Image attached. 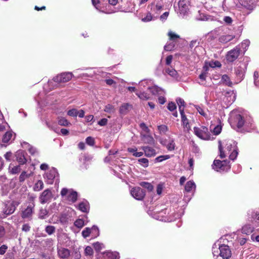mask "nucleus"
I'll list each match as a JSON object with an SVG mask.
<instances>
[{"instance_id": "f257e3e1", "label": "nucleus", "mask_w": 259, "mask_h": 259, "mask_svg": "<svg viewBox=\"0 0 259 259\" xmlns=\"http://www.w3.org/2000/svg\"><path fill=\"white\" fill-rule=\"evenodd\" d=\"M219 144L220 156L221 158H225L227 155H229V158L232 160H234L236 158L238 154V149L235 141L232 140L227 141L224 150L223 149L220 141Z\"/></svg>"}, {"instance_id": "f03ea898", "label": "nucleus", "mask_w": 259, "mask_h": 259, "mask_svg": "<svg viewBox=\"0 0 259 259\" xmlns=\"http://www.w3.org/2000/svg\"><path fill=\"white\" fill-rule=\"evenodd\" d=\"M19 204V201L15 200H8L4 202L2 204V210L0 212V219H5L13 214Z\"/></svg>"}, {"instance_id": "7ed1b4c3", "label": "nucleus", "mask_w": 259, "mask_h": 259, "mask_svg": "<svg viewBox=\"0 0 259 259\" xmlns=\"http://www.w3.org/2000/svg\"><path fill=\"white\" fill-rule=\"evenodd\" d=\"M234 122L236 123L238 128H240L244 126L245 130L248 132L254 128V125L251 122L252 120L250 119L248 121L244 120L242 115L239 114L235 115L234 117Z\"/></svg>"}, {"instance_id": "20e7f679", "label": "nucleus", "mask_w": 259, "mask_h": 259, "mask_svg": "<svg viewBox=\"0 0 259 259\" xmlns=\"http://www.w3.org/2000/svg\"><path fill=\"white\" fill-rule=\"evenodd\" d=\"M61 195L63 198L71 203L75 202L77 198V193L76 191L65 188L62 189Z\"/></svg>"}, {"instance_id": "39448f33", "label": "nucleus", "mask_w": 259, "mask_h": 259, "mask_svg": "<svg viewBox=\"0 0 259 259\" xmlns=\"http://www.w3.org/2000/svg\"><path fill=\"white\" fill-rule=\"evenodd\" d=\"M212 168L217 171H227L231 168L229 161L227 160L221 161L214 160L212 165Z\"/></svg>"}, {"instance_id": "423d86ee", "label": "nucleus", "mask_w": 259, "mask_h": 259, "mask_svg": "<svg viewBox=\"0 0 259 259\" xmlns=\"http://www.w3.org/2000/svg\"><path fill=\"white\" fill-rule=\"evenodd\" d=\"M194 132L195 135L201 139L209 140L211 138V135L208 128L204 126H202L200 127H194Z\"/></svg>"}, {"instance_id": "0eeeda50", "label": "nucleus", "mask_w": 259, "mask_h": 259, "mask_svg": "<svg viewBox=\"0 0 259 259\" xmlns=\"http://www.w3.org/2000/svg\"><path fill=\"white\" fill-rule=\"evenodd\" d=\"M58 175L59 174L57 171V170L55 168L52 167L49 171L45 174L44 178L46 180V182L48 184H52L55 179H56V181L58 180L57 178Z\"/></svg>"}, {"instance_id": "6e6552de", "label": "nucleus", "mask_w": 259, "mask_h": 259, "mask_svg": "<svg viewBox=\"0 0 259 259\" xmlns=\"http://www.w3.org/2000/svg\"><path fill=\"white\" fill-rule=\"evenodd\" d=\"M240 46H237L235 48L229 51L226 56L227 60L229 62H233L239 57L240 52Z\"/></svg>"}, {"instance_id": "1a4fd4ad", "label": "nucleus", "mask_w": 259, "mask_h": 259, "mask_svg": "<svg viewBox=\"0 0 259 259\" xmlns=\"http://www.w3.org/2000/svg\"><path fill=\"white\" fill-rule=\"evenodd\" d=\"M239 4L247 11V15L251 13L256 6L254 0H239Z\"/></svg>"}, {"instance_id": "9d476101", "label": "nucleus", "mask_w": 259, "mask_h": 259, "mask_svg": "<svg viewBox=\"0 0 259 259\" xmlns=\"http://www.w3.org/2000/svg\"><path fill=\"white\" fill-rule=\"evenodd\" d=\"M72 77L73 74L71 72H67L57 75L54 77L53 80L57 83L66 82L69 81Z\"/></svg>"}, {"instance_id": "9b49d317", "label": "nucleus", "mask_w": 259, "mask_h": 259, "mask_svg": "<svg viewBox=\"0 0 259 259\" xmlns=\"http://www.w3.org/2000/svg\"><path fill=\"white\" fill-rule=\"evenodd\" d=\"M247 217L249 221L259 225V208L248 210Z\"/></svg>"}, {"instance_id": "f8f14e48", "label": "nucleus", "mask_w": 259, "mask_h": 259, "mask_svg": "<svg viewBox=\"0 0 259 259\" xmlns=\"http://www.w3.org/2000/svg\"><path fill=\"white\" fill-rule=\"evenodd\" d=\"M53 194L50 189L45 190L40 195L39 200L41 204H45L51 201Z\"/></svg>"}, {"instance_id": "ddd939ff", "label": "nucleus", "mask_w": 259, "mask_h": 259, "mask_svg": "<svg viewBox=\"0 0 259 259\" xmlns=\"http://www.w3.org/2000/svg\"><path fill=\"white\" fill-rule=\"evenodd\" d=\"M179 14L182 16H185L189 11V1L180 0L179 3Z\"/></svg>"}, {"instance_id": "4468645a", "label": "nucleus", "mask_w": 259, "mask_h": 259, "mask_svg": "<svg viewBox=\"0 0 259 259\" xmlns=\"http://www.w3.org/2000/svg\"><path fill=\"white\" fill-rule=\"evenodd\" d=\"M131 194L135 199L141 200L145 196V191L140 187H135L131 190Z\"/></svg>"}, {"instance_id": "2eb2a0df", "label": "nucleus", "mask_w": 259, "mask_h": 259, "mask_svg": "<svg viewBox=\"0 0 259 259\" xmlns=\"http://www.w3.org/2000/svg\"><path fill=\"white\" fill-rule=\"evenodd\" d=\"M34 206L33 204H29L24 210H22L21 217L24 219L31 220L33 213Z\"/></svg>"}, {"instance_id": "dca6fc26", "label": "nucleus", "mask_w": 259, "mask_h": 259, "mask_svg": "<svg viewBox=\"0 0 259 259\" xmlns=\"http://www.w3.org/2000/svg\"><path fill=\"white\" fill-rule=\"evenodd\" d=\"M219 255L224 259H228L231 255V251L228 245H219Z\"/></svg>"}, {"instance_id": "f3484780", "label": "nucleus", "mask_w": 259, "mask_h": 259, "mask_svg": "<svg viewBox=\"0 0 259 259\" xmlns=\"http://www.w3.org/2000/svg\"><path fill=\"white\" fill-rule=\"evenodd\" d=\"M180 114L181 115V120L182 125H183L184 131L185 132H189L191 130L189 120L186 117V116L185 114V112L183 111L182 109L180 110Z\"/></svg>"}, {"instance_id": "a211bd4d", "label": "nucleus", "mask_w": 259, "mask_h": 259, "mask_svg": "<svg viewBox=\"0 0 259 259\" xmlns=\"http://www.w3.org/2000/svg\"><path fill=\"white\" fill-rule=\"evenodd\" d=\"M26 152L23 150H18L16 152L15 154L16 159L20 164H24L26 162Z\"/></svg>"}, {"instance_id": "6ab92c4d", "label": "nucleus", "mask_w": 259, "mask_h": 259, "mask_svg": "<svg viewBox=\"0 0 259 259\" xmlns=\"http://www.w3.org/2000/svg\"><path fill=\"white\" fill-rule=\"evenodd\" d=\"M59 256L63 259H68L70 255V252L69 249L65 248H60L58 250Z\"/></svg>"}, {"instance_id": "aec40b11", "label": "nucleus", "mask_w": 259, "mask_h": 259, "mask_svg": "<svg viewBox=\"0 0 259 259\" xmlns=\"http://www.w3.org/2000/svg\"><path fill=\"white\" fill-rule=\"evenodd\" d=\"M246 69V64L245 63H241L240 65L235 69V73L237 76L242 77L244 75Z\"/></svg>"}, {"instance_id": "412c9836", "label": "nucleus", "mask_w": 259, "mask_h": 259, "mask_svg": "<svg viewBox=\"0 0 259 259\" xmlns=\"http://www.w3.org/2000/svg\"><path fill=\"white\" fill-rule=\"evenodd\" d=\"M142 149L144 151L145 156L147 157H152L155 156L156 154L155 150L149 146L142 147Z\"/></svg>"}, {"instance_id": "4be33fe9", "label": "nucleus", "mask_w": 259, "mask_h": 259, "mask_svg": "<svg viewBox=\"0 0 259 259\" xmlns=\"http://www.w3.org/2000/svg\"><path fill=\"white\" fill-rule=\"evenodd\" d=\"M141 139L144 143L150 145L154 144V140L152 136L149 134H143L141 133Z\"/></svg>"}, {"instance_id": "5701e85b", "label": "nucleus", "mask_w": 259, "mask_h": 259, "mask_svg": "<svg viewBox=\"0 0 259 259\" xmlns=\"http://www.w3.org/2000/svg\"><path fill=\"white\" fill-rule=\"evenodd\" d=\"M148 89L154 95H162L164 94V91L157 86L148 87Z\"/></svg>"}, {"instance_id": "b1692460", "label": "nucleus", "mask_w": 259, "mask_h": 259, "mask_svg": "<svg viewBox=\"0 0 259 259\" xmlns=\"http://www.w3.org/2000/svg\"><path fill=\"white\" fill-rule=\"evenodd\" d=\"M235 38V35H223L221 36L219 38V42L222 44H226Z\"/></svg>"}, {"instance_id": "393cba45", "label": "nucleus", "mask_w": 259, "mask_h": 259, "mask_svg": "<svg viewBox=\"0 0 259 259\" xmlns=\"http://www.w3.org/2000/svg\"><path fill=\"white\" fill-rule=\"evenodd\" d=\"M14 139V135L12 131H9L5 133L2 139V141L4 143H8L11 140Z\"/></svg>"}, {"instance_id": "a878e982", "label": "nucleus", "mask_w": 259, "mask_h": 259, "mask_svg": "<svg viewBox=\"0 0 259 259\" xmlns=\"http://www.w3.org/2000/svg\"><path fill=\"white\" fill-rule=\"evenodd\" d=\"M78 208L82 212H87L89 211L90 208L89 204L87 201L80 202L78 204Z\"/></svg>"}, {"instance_id": "bb28decb", "label": "nucleus", "mask_w": 259, "mask_h": 259, "mask_svg": "<svg viewBox=\"0 0 259 259\" xmlns=\"http://www.w3.org/2000/svg\"><path fill=\"white\" fill-rule=\"evenodd\" d=\"M254 228L250 224H246L242 228V233L246 235L251 233L253 231Z\"/></svg>"}, {"instance_id": "cd10ccee", "label": "nucleus", "mask_w": 259, "mask_h": 259, "mask_svg": "<svg viewBox=\"0 0 259 259\" xmlns=\"http://www.w3.org/2000/svg\"><path fill=\"white\" fill-rule=\"evenodd\" d=\"M165 72L175 78H177L178 77L177 71L172 67H167L165 68Z\"/></svg>"}, {"instance_id": "c85d7f7f", "label": "nucleus", "mask_w": 259, "mask_h": 259, "mask_svg": "<svg viewBox=\"0 0 259 259\" xmlns=\"http://www.w3.org/2000/svg\"><path fill=\"white\" fill-rule=\"evenodd\" d=\"M196 188V186L195 183L192 181H189L187 182L185 189V191L190 192L193 190V189H195Z\"/></svg>"}, {"instance_id": "c756f323", "label": "nucleus", "mask_w": 259, "mask_h": 259, "mask_svg": "<svg viewBox=\"0 0 259 259\" xmlns=\"http://www.w3.org/2000/svg\"><path fill=\"white\" fill-rule=\"evenodd\" d=\"M250 45V41L248 39H245L243 40L241 44L239 45L240 46V50L242 51H243V53H244L247 50L248 47Z\"/></svg>"}, {"instance_id": "7c9ffc66", "label": "nucleus", "mask_w": 259, "mask_h": 259, "mask_svg": "<svg viewBox=\"0 0 259 259\" xmlns=\"http://www.w3.org/2000/svg\"><path fill=\"white\" fill-rule=\"evenodd\" d=\"M46 124L50 130L54 131L56 133L58 132L59 130L57 126L56 123L55 122H53L46 121Z\"/></svg>"}, {"instance_id": "2f4dec72", "label": "nucleus", "mask_w": 259, "mask_h": 259, "mask_svg": "<svg viewBox=\"0 0 259 259\" xmlns=\"http://www.w3.org/2000/svg\"><path fill=\"white\" fill-rule=\"evenodd\" d=\"M106 254L108 259H119V253L117 252L108 251Z\"/></svg>"}, {"instance_id": "473e14b6", "label": "nucleus", "mask_w": 259, "mask_h": 259, "mask_svg": "<svg viewBox=\"0 0 259 259\" xmlns=\"http://www.w3.org/2000/svg\"><path fill=\"white\" fill-rule=\"evenodd\" d=\"M58 122L59 125L65 126L70 124V123L66 118L62 117H58Z\"/></svg>"}, {"instance_id": "72a5a7b5", "label": "nucleus", "mask_w": 259, "mask_h": 259, "mask_svg": "<svg viewBox=\"0 0 259 259\" xmlns=\"http://www.w3.org/2000/svg\"><path fill=\"white\" fill-rule=\"evenodd\" d=\"M222 81L224 83L229 87H231L232 85V82L227 75L225 74L222 76Z\"/></svg>"}, {"instance_id": "f704fd0d", "label": "nucleus", "mask_w": 259, "mask_h": 259, "mask_svg": "<svg viewBox=\"0 0 259 259\" xmlns=\"http://www.w3.org/2000/svg\"><path fill=\"white\" fill-rule=\"evenodd\" d=\"M44 188V183L41 180H38L34 185L33 189L35 191H39Z\"/></svg>"}, {"instance_id": "c9c22d12", "label": "nucleus", "mask_w": 259, "mask_h": 259, "mask_svg": "<svg viewBox=\"0 0 259 259\" xmlns=\"http://www.w3.org/2000/svg\"><path fill=\"white\" fill-rule=\"evenodd\" d=\"M136 94L138 96L139 98L143 100H147L150 98L149 94L144 92H137Z\"/></svg>"}, {"instance_id": "e433bc0d", "label": "nucleus", "mask_w": 259, "mask_h": 259, "mask_svg": "<svg viewBox=\"0 0 259 259\" xmlns=\"http://www.w3.org/2000/svg\"><path fill=\"white\" fill-rule=\"evenodd\" d=\"M195 107L197 111L199 112V113L204 117L206 119H208V117L206 113V112L204 111V109L200 106L199 105H195Z\"/></svg>"}, {"instance_id": "4c0bfd02", "label": "nucleus", "mask_w": 259, "mask_h": 259, "mask_svg": "<svg viewBox=\"0 0 259 259\" xmlns=\"http://www.w3.org/2000/svg\"><path fill=\"white\" fill-rule=\"evenodd\" d=\"M176 101H177L178 105H179V111L180 112L181 109H182L183 111H184L185 104L184 100L183 99L179 98L176 100Z\"/></svg>"}, {"instance_id": "58836bf2", "label": "nucleus", "mask_w": 259, "mask_h": 259, "mask_svg": "<svg viewBox=\"0 0 259 259\" xmlns=\"http://www.w3.org/2000/svg\"><path fill=\"white\" fill-rule=\"evenodd\" d=\"M170 158V156L169 155H160L159 156L157 157L154 161L155 162H161L164 160H167Z\"/></svg>"}, {"instance_id": "ea45409f", "label": "nucleus", "mask_w": 259, "mask_h": 259, "mask_svg": "<svg viewBox=\"0 0 259 259\" xmlns=\"http://www.w3.org/2000/svg\"><path fill=\"white\" fill-rule=\"evenodd\" d=\"M206 76L207 72L206 71L202 72L199 76V78L200 80V81L199 82V83L201 85H204V81H205Z\"/></svg>"}, {"instance_id": "a19ab883", "label": "nucleus", "mask_w": 259, "mask_h": 259, "mask_svg": "<svg viewBox=\"0 0 259 259\" xmlns=\"http://www.w3.org/2000/svg\"><path fill=\"white\" fill-rule=\"evenodd\" d=\"M32 175V172L27 174L26 171H23L19 177V181L20 182H23L25 180L29 177Z\"/></svg>"}, {"instance_id": "79ce46f5", "label": "nucleus", "mask_w": 259, "mask_h": 259, "mask_svg": "<svg viewBox=\"0 0 259 259\" xmlns=\"http://www.w3.org/2000/svg\"><path fill=\"white\" fill-rule=\"evenodd\" d=\"M138 162L142 166L144 167H147L149 165V160L146 158L139 159Z\"/></svg>"}, {"instance_id": "37998d69", "label": "nucleus", "mask_w": 259, "mask_h": 259, "mask_svg": "<svg viewBox=\"0 0 259 259\" xmlns=\"http://www.w3.org/2000/svg\"><path fill=\"white\" fill-rule=\"evenodd\" d=\"M92 229L90 228L87 227L82 231V235L84 238L89 237L90 235L92 234Z\"/></svg>"}, {"instance_id": "c03bdc74", "label": "nucleus", "mask_w": 259, "mask_h": 259, "mask_svg": "<svg viewBox=\"0 0 259 259\" xmlns=\"http://www.w3.org/2000/svg\"><path fill=\"white\" fill-rule=\"evenodd\" d=\"M130 105L128 103H124L122 104L119 109V112L121 114H124L126 111L128 109Z\"/></svg>"}, {"instance_id": "a18cd8bd", "label": "nucleus", "mask_w": 259, "mask_h": 259, "mask_svg": "<svg viewBox=\"0 0 259 259\" xmlns=\"http://www.w3.org/2000/svg\"><path fill=\"white\" fill-rule=\"evenodd\" d=\"M166 148L168 151H172L175 148V143L173 140H170L167 144H165Z\"/></svg>"}, {"instance_id": "49530a36", "label": "nucleus", "mask_w": 259, "mask_h": 259, "mask_svg": "<svg viewBox=\"0 0 259 259\" xmlns=\"http://www.w3.org/2000/svg\"><path fill=\"white\" fill-rule=\"evenodd\" d=\"M141 186L146 188L148 191H151L153 189V186L148 182H143L140 183Z\"/></svg>"}, {"instance_id": "de8ad7c7", "label": "nucleus", "mask_w": 259, "mask_h": 259, "mask_svg": "<svg viewBox=\"0 0 259 259\" xmlns=\"http://www.w3.org/2000/svg\"><path fill=\"white\" fill-rule=\"evenodd\" d=\"M55 229L56 228L54 226L49 225L46 227L45 231L49 235H52L55 232Z\"/></svg>"}, {"instance_id": "09e8293b", "label": "nucleus", "mask_w": 259, "mask_h": 259, "mask_svg": "<svg viewBox=\"0 0 259 259\" xmlns=\"http://www.w3.org/2000/svg\"><path fill=\"white\" fill-rule=\"evenodd\" d=\"M92 234L94 237H97L99 235V230L97 226L94 225L92 228Z\"/></svg>"}, {"instance_id": "8fccbe9b", "label": "nucleus", "mask_w": 259, "mask_h": 259, "mask_svg": "<svg viewBox=\"0 0 259 259\" xmlns=\"http://www.w3.org/2000/svg\"><path fill=\"white\" fill-rule=\"evenodd\" d=\"M168 35L171 40L175 41L176 39L180 38V36L174 32L170 31L168 33Z\"/></svg>"}, {"instance_id": "3c124183", "label": "nucleus", "mask_w": 259, "mask_h": 259, "mask_svg": "<svg viewBox=\"0 0 259 259\" xmlns=\"http://www.w3.org/2000/svg\"><path fill=\"white\" fill-rule=\"evenodd\" d=\"M227 94L228 95H230L229 96H226V97L228 99V98H230V99L229 100V102H230V104H232L233 102H234V101L235 100V99H236V95L233 93V92H228L227 93Z\"/></svg>"}, {"instance_id": "603ef678", "label": "nucleus", "mask_w": 259, "mask_h": 259, "mask_svg": "<svg viewBox=\"0 0 259 259\" xmlns=\"http://www.w3.org/2000/svg\"><path fill=\"white\" fill-rule=\"evenodd\" d=\"M74 224L76 227L78 228H81L84 225V221L82 219L76 220L75 221Z\"/></svg>"}, {"instance_id": "864d4df0", "label": "nucleus", "mask_w": 259, "mask_h": 259, "mask_svg": "<svg viewBox=\"0 0 259 259\" xmlns=\"http://www.w3.org/2000/svg\"><path fill=\"white\" fill-rule=\"evenodd\" d=\"M93 245L95 249L97 252L100 251L104 247V245L103 244L100 243L98 242L94 243Z\"/></svg>"}, {"instance_id": "5fc2aeb1", "label": "nucleus", "mask_w": 259, "mask_h": 259, "mask_svg": "<svg viewBox=\"0 0 259 259\" xmlns=\"http://www.w3.org/2000/svg\"><path fill=\"white\" fill-rule=\"evenodd\" d=\"M104 111L108 113L113 112L114 111V107L111 104H108L105 107Z\"/></svg>"}, {"instance_id": "6e6d98bb", "label": "nucleus", "mask_w": 259, "mask_h": 259, "mask_svg": "<svg viewBox=\"0 0 259 259\" xmlns=\"http://www.w3.org/2000/svg\"><path fill=\"white\" fill-rule=\"evenodd\" d=\"M67 114L70 116L76 117L78 115V111L76 109H72L67 112Z\"/></svg>"}, {"instance_id": "4d7b16f0", "label": "nucleus", "mask_w": 259, "mask_h": 259, "mask_svg": "<svg viewBox=\"0 0 259 259\" xmlns=\"http://www.w3.org/2000/svg\"><path fill=\"white\" fill-rule=\"evenodd\" d=\"M153 7L152 8V10L153 11L155 12L156 13H158L159 11L162 9V6L160 4H156V5H152Z\"/></svg>"}, {"instance_id": "13d9d810", "label": "nucleus", "mask_w": 259, "mask_h": 259, "mask_svg": "<svg viewBox=\"0 0 259 259\" xmlns=\"http://www.w3.org/2000/svg\"><path fill=\"white\" fill-rule=\"evenodd\" d=\"M222 131V126L218 125L215 126L213 130V133L215 135H219Z\"/></svg>"}, {"instance_id": "bf43d9fd", "label": "nucleus", "mask_w": 259, "mask_h": 259, "mask_svg": "<svg viewBox=\"0 0 259 259\" xmlns=\"http://www.w3.org/2000/svg\"><path fill=\"white\" fill-rule=\"evenodd\" d=\"M152 20V16L150 13H148L146 16L142 19V21L144 22H147Z\"/></svg>"}, {"instance_id": "052dcab7", "label": "nucleus", "mask_w": 259, "mask_h": 259, "mask_svg": "<svg viewBox=\"0 0 259 259\" xmlns=\"http://www.w3.org/2000/svg\"><path fill=\"white\" fill-rule=\"evenodd\" d=\"M140 127L142 130V131L145 132L146 134H148L150 132V130L149 129L148 127L144 122L141 123L140 124Z\"/></svg>"}, {"instance_id": "680f3d73", "label": "nucleus", "mask_w": 259, "mask_h": 259, "mask_svg": "<svg viewBox=\"0 0 259 259\" xmlns=\"http://www.w3.org/2000/svg\"><path fill=\"white\" fill-rule=\"evenodd\" d=\"M21 170V168L19 165L13 166L10 170V171L13 174H16L19 173Z\"/></svg>"}, {"instance_id": "e2e57ef3", "label": "nucleus", "mask_w": 259, "mask_h": 259, "mask_svg": "<svg viewBox=\"0 0 259 259\" xmlns=\"http://www.w3.org/2000/svg\"><path fill=\"white\" fill-rule=\"evenodd\" d=\"M84 253L86 255H92L93 254V250L91 247L88 246L84 249Z\"/></svg>"}, {"instance_id": "0e129e2a", "label": "nucleus", "mask_w": 259, "mask_h": 259, "mask_svg": "<svg viewBox=\"0 0 259 259\" xmlns=\"http://www.w3.org/2000/svg\"><path fill=\"white\" fill-rule=\"evenodd\" d=\"M175 46V45L173 43H169L165 45L164 48L166 51H170L174 49Z\"/></svg>"}, {"instance_id": "69168bd1", "label": "nucleus", "mask_w": 259, "mask_h": 259, "mask_svg": "<svg viewBox=\"0 0 259 259\" xmlns=\"http://www.w3.org/2000/svg\"><path fill=\"white\" fill-rule=\"evenodd\" d=\"M28 151L31 155H34L36 153H37V149L35 147L31 146L30 145H28Z\"/></svg>"}, {"instance_id": "338daca9", "label": "nucleus", "mask_w": 259, "mask_h": 259, "mask_svg": "<svg viewBox=\"0 0 259 259\" xmlns=\"http://www.w3.org/2000/svg\"><path fill=\"white\" fill-rule=\"evenodd\" d=\"M48 212L47 210L45 209H41L40 210V212L39 213V218L44 219L45 218V216L47 215Z\"/></svg>"}, {"instance_id": "774afa93", "label": "nucleus", "mask_w": 259, "mask_h": 259, "mask_svg": "<svg viewBox=\"0 0 259 259\" xmlns=\"http://www.w3.org/2000/svg\"><path fill=\"white\" fill-rule=\"evenodd\" d=\"M72 255L74 256V257L75 259H79L81 257V254L80 253V252L79 251V250L77 249H74L73 250V252L72 253Z\"/></svg>"}]
</instances>
